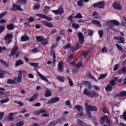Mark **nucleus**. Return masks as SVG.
Wrapping results in <instances>:
<instances>
[{
  "label": "nucleus",
  "instance_id": "nucleus-23",
  "mask_svg": "<svg viewBox=\"0 0 126 126\" xmlns=\"http://www.w3.org/2000/svg\"><path fill=\"white\" fill-rule=\"evenodd\" d=\"M87 76L89 78H91V79H93L94 80V81H96V82H97V79L96 78H95V77H94V76H93V75L92 74V73H91V72H89L88 73Z\"/></svg>",
  "mask_w": 126,
  "mask_h": 126
},
{
  "label": "nucleus",
  "instance_id": "nucleus-18",
  "mask_svg": "<svg viewBox=\"0 0 126 126\" xmlns=\"http://www.w3.org/2000/svg\"><path fill=\"white\" fill-rule=\"evenodd\" d=\"M118 74L121 75V74H126V67L123 66L121 69L118 71Z\"/></svg>",
  "mask_w": 126,
  "mask_h": 126
},
{
  "label": "nucleus",
  "instance_id": "nucleus-14",
  "mask_svg": "<svg viewBox=\"0 0 126 126\" xmlns=\"http://www.w3.org/2000/svg\"><path fill=\"white\" fill-rule=\"evenodd\" d=\"M63 61H60L58 64V71L59 72H63Z\"/></svg>",
  "mask_w": 126,
  "mask_h": 126
},
{
  "label": "nucleus",
  "instance_id": "nucleus-7",
  "mask_svg": "<svg viewBox=\"0 0 126 126\" xmlns=\"http://www.w3.org/2000/svg\"><path fill=\"white\" fill-rule=\"evenodd\" d=\"M25 72V70H19L18 74V77L15 78L18 83H21L22 82V73Z\"/></svg>",
  "mask_w": 126,
  "mask_h": 126
},
{
  "label": "nucleus",
  "instance_id": "nucleus-29",
  "mask_svg": "<svg viewBox=\"0 0 126 126\" xmlns=\"http://www.w3.org/2000/svg\"><path fill=\"white\" fill-rule=\"evenodd\" d=\"M75 109H76V110L77 111H78V112H80V111H83L82 106L80 105H79V104L75 105Z\"/></svg>",
  "mask_w": 126,
  "mask_h": 126
},
{
  "label": "nucleus",
  "instance_id": "nucleus-22",
  "mask_svg": "<svg viewBox=\"0 0 126 126\" xmlns=\"http://www.w3.org/2000/svg\"><path fill=\"white\" fill-rule=\"evenodd\" d=\"M105 89L107 92H110L113 90V87L111 86V85L107 84Z\"/></svg>",
  "mask_w": 126,
  "mask_h": 126
},
{
  "label": "nucleus",
  "instance_id": "nucleus-21",
  "mask_svg": "<svg viewBox=\"0 0 126 126\" xmlns=\"http://www.w3.org/2000/svg\"><path fill=\"white\" fill-rule=\"evenodd\" d=\"M30 65L32 66H33V67H35L36 68H40V66H39V63H30Z\"/></svg>",
  "mask_w": 126,
  "mask_h": 126
},
{
  "label": "nucleus",
  "instance_id": "nucleus-25",
  "mask_svg": "<svg viewBox=\"0 0 126 126\" xmlns=\"http://www.w3.org/2000/svg\"><path fill=\"white\" fill-rule=\"evenodd\" d=\"M7 120L8 121H11L12 122H13L14 121V118H13V116H12V113H9L8 114V116L7 117Z\"/></svg>",
  "mask_w": 126,
  "mask_h": 126
},
{
  "label": "nucleus",
  "instance_id": "nucleus-6",
  "mask_svg": "<svg viewBox=\"0 0 126 126\" xmlns=\"http://www.w3.org/2000/svg\"><path fill=\"white\" fill-rule=\"evenodd\" d=\"M105 4V2H104V1H99L97 3H94L93 6H94V7H97L98 8H104Z\"/></svg>",
  "mask_w": 126,
  "mask_h": 126
},
{
  "label": "nucleus",
  "instance_id": "nucleus-42",
  "mask_svg": "<svg viewBox=\"0 0 126 126\" xmlns=\"http://www.w3.org/2000/svg\"><path fill=\"white\" fill-rule=\"evenodd\" d=\"M115 46L117 48V49H118V50H119V51H120V52H121L122 53H123V52H124V50L123 49V47H121V46H120V45L116 43V44H115Z\"/></svg>",
  "mask_w": 126,
  "mask_h": 126
},
{
  "label": "nucleus",
  "instance_id": "nucleus-40",
  "mask_svg": "<svg viewBox=\"0 0 126 126\" xmlns=\"http://www.w3.org/2000/svg\"><path fill=\"white\" fill-rule=\"evenodd\" d=\"M119 94L121 97H126V91H121Z\"/></svg>",
  "mask_w": 126,
  "mask_h": 126
},
{
  "label": "nucleus",
  "instance_id": "nucleus-51",
  "mask_svg": "<svg viewBox=\"0 0 126 126\" xmlns=\"http://www.w3.org/2000/svg\"><path fill=\"white\" fill-rule=\"evenodd\" d=\"M83 1H84V0H79L77 1V5H78V6H83Z\"/></svg>",
  "mask_w": 126,
  "mask_h": 126
},
{
  "label": "nucleus",
  "instance_id": "nucleus-57",
  "mask_svg": "<svg viewBox=\"0 0 126 126\" xmlns=\"http://www.w3.org/2000/svg\"><path fill=\"white\" fill-rule=\"evenodd\" d=\"M89 51H86L84 53V59H86L87 58V56L89 54Z\"/></svg>",
  "mask_w": 126,
  "mask_h": 126
},
{
  "label": "nucleus",
  "instance_id": "nucleus-47",
  "mask_svg": "<svg viewBox=\"0 0 126 126\" xmlns=\"http://www.w3.org/2000/svg\"><path fill=\"white\" fill-rule=\"evenodd\" d=\"M0 63H2V64L4 65V66H8V63H6V62L2 60V59H0Z\"/></svg>",
  "mask_w": 126,
  "mask_h": 126
},
{
  "label": "nucleus",
  "instance_id": "nucleus-19",
  "mask_svg": "<svg viewBox=\"0 0 126 126\" xmlns=\"http://www.w3.org/2000/svg\"><path fill=\"white\" fill-rule=\"evenodd\" d=\"M24 62H23V61L19 59L15 62V66H19V65H22V64H24Z\"/></svg>",
  "mask_w": 126,
  "mask_h": 126
},
{
  "label": "nucleus",
  "instance_id": "nucleus-2",
  "mask_svg": "<svg viewBox=\"0 0 126 126\" xmlns=\"http://www.w3.org/2000/svg\"><path fill=\"white\" fill-rule=\"evenodd\" d=\"M83 94L86 95V96L90 97L92 99L96 98V97H99V94L96 93L95 91H89L88 89H85L84 90Z\"/></svg>",
  "mask_w": 126,
  "mask_h": 126
},
{
  "label": "nucleus",
  "instance_id": "nucleus-26",
  "mask_svg": "<svg viewBox=\"0 0 126 126\" xmlns=\"http://www.w3.org/2000/svg\"><path fill=\"white\" fill-rule=\"evenodd\" d=\"M109 22L113 23V24H114V25H115L116 26H120V22L116 20H111L109 21Z\"/></svg>",
  "mask_w": 126,
  "mask_h": 126
},
{
  "label": "nucleus",
  "instance_id": "nucleus-16",
  "mask_svg": "<svg viewBox=\"0 0 126 126\" xmlns=\"http://www.w3.org/2000/svg\"><path fill=\"white\" fill-rule=\"evenodd\" d=\"M39 94H38V93H35L32 97L28 99V101L29 102H34L35 101V99L36 98H37Z\"/></svg>",
  "mask_w": 126,
  "mask_h": 126
},
{
  "label": "nucleus",
  "instance_id": "nucleus-46",
  "mask_svg": "<svg viewBox=\"0 0 126 126\" xmlns=\"http://www.w3.org/2000/svg\"><path fill=\"white\" fill-rule=\"evenodd\" d=\"M120 119H123L124 121H126V111H124L123 114V115L120 116Z\"/></svg>",
  "mask_w": 126,
  "mask_h": 126
},
{
  "label": "nucleus",
  "instance_id": "nucleus-53",
  "mask_svg": "<svg viewBox=\"0 0 126 126\" xmlns=\"http://www.w3.org/2000/svg\"><path fill=\"white\" fill-rule=\"evenodd\" d=\"M109 84V85H111V86H115V85H116V82H115V79H112L111 81H110Z\"/></svg>",
  "mask_w": 126,
  "mask_h": 126
},
{
  "label": "nucleus",
  "instance_id": "nucleus-12",
  "mask_svg": "<svg viewBox=\"0 0 126 126\" xmlns=\"http://www.w3.org/2000/svg\"><path fill=\"white\" fill-rule=\"evenodd\" d=\"M60 101V97H52L49 100L46 104H55V103H57V102H59Z\"/></svg>",
  "mask_w": 126,
  "mask_h": 126
},
{
  "label": "nucleus",
  "instance_id": "nucleus-1",
  "mask_svg": "<svg viewBox=\"0 0 126 126\" xmlns=\"http://www.w3.org/2000/svg\"><path fill=\"white\" fill-rule=\"evenodd\" d=\"M84 105L88 117L89 118H92L91 112H97L98 111V108L95 106L89 105L87 103H84Z\"/></svg>",
  "mask_w": 126,
  "mask_h": 126
},
{
  "label": "nucleus",
  "instance_id": "nucleus-62",
  "mask_svg": "<svg viewBox=\"0 0 126 126\" xmlns=\"http://www.w3.org/2000/svg\"><path fill=\"white\" fill-rule=\"evenodd\" d=\"M80 47H81V46L80 45V44L78 43L76 44L75 47V49L76 50H78L79 49H80Z\"/></svg>",
  "mask_w": 126,
  "mask_h": 126
},
{
  "label": "nucleus",
  "instance_id": "nucleus-11",
  "mask_svg": "<svg viewBox=\"0 0 126 126\" xmlns=\"http://www.w3.org/2000/svg\"><path fill=\"white\" fill-rule=\"evenodd\" d=\"M77 35L79 43L81 44V45H82L84 42V36L83 35V34L80 32H78Z\"/></svg>",
  "mask_w": 126,
  "mask_h": 126
},
{
  "label": "nucleus",
  "instance_id": "nucleus-10",
  "mask_svg": "<svg viewBox=\"0 0 126 126\" xmlns=\"http://www.w3.org/2000/svg\"><path fill=\"white\" fill-rule=\"evenodd\" d=\"M36 16L40 17V18H44V19H46V20H48V21H52L53 20L52 17H49L48 16L43 14L37 13L36 14Z\"/></svg>",
  "mask_w": 126,
  "mask_h": 126
},
{
  "label": "nucleus",
  "instance_id": "nucleus-20",
  "mask_svg": "<svg viewBox=\"0 0 126 126\" xmlns=\"http://www.w3.org/2000/svg\"><path fill=\"white\" fill-rule=\"evenodd\" d=\"M44 113H46V110L42 109L40 110H39V111H35L34 112V115H35V116H39V115H40V114H43Z\"/></svg>",
  "mask_w": 126,
  "mask_h": 126
},
{
  "label": "nucleus",
  "instance_id": "nucleus-30",
  "mask_svg": "<svg viewBox=\"0 0 126 126\" xmlns=\"http://www.w3.org/2000/svg\"><path fill=\"white\" fill-rule=\"evenodd\" d=\"M6 28L8 30H13L14 29V26L13 24L11 23L6 26Z\"/></svg>",
  "mask_w": 126,
  "mask_h": 126
},
{
  "label": "nucleus",
  "instance_id": "nucleus-37",
  "mask_svg": "<svg viewBox=\"0 0 126 126\" xmlns=\"http://www.w3.org/2000/svg\"><path fill=\"white\" fill-rule=\"evenodd\" d=\"M82 15L80 13H77L75 16H73V18H77L80 19L82 18Z\"/></svg>",
  "mask_w": 126,
  "mask_h": 126
},
{
  "label": "nucleus",
  "instance_id": "nucleus-59",
  "mask_svg": "<svg viewBox=\"0 0 126 126\" xmlns=\"http://www.w3.org/2000/svg\"><path fill=\"white\" fill-rule=\"evenodd\" d=\"M6 13H7V11H4L1 13L0 14V18H2L3 16H5L6 15Z\"/></svg>",
  "mask_w": 126,
  "mask_h": 126
},
{
  "label": "nucleus",
  "instance_id": "nucleus-50",
  "mask_svg": "<svg viewBox=\"0 0 126 126\" xmlns=\"http://www.w3.org/2000/svg\"><path fill=\"white\" fill-rule=\"evenodd\" d=\"M40 43L41 45H43V46H46V45L48 44V41H47L46 38H44L43 40Z\"/></svg>",
  "mask_w": 126,
  "mask_h": 126
},
{
  "label": "nucleus",
  "instance_id": "nucleus-49",
  "mask_svg": "<svg viewBox=\"0 0 126 126\" xmlns=\"http://www.w3.org/2000/svg\"><path fill=\"white\" fill-rule=\"evenodd\" d=\"M71 47V44H70V43H67L63 47V48L64 49V50H67V49H70V48Z\"/></svg>",
  "mask_w": 126,
  "mask_h": 126
},
{
  "label": "nucleus",
  "instance_id": "nucleus-58",
  "mask_svg": "<svg viewBox=\"0 0 126 126\" xmlns=\"http://www.w3.org/2000/svg\"><path fill=\"white\" fill-rule=\"evenodd\" d=\"M81 65H82V62H79L78 63H77L75 65V67H76V68H79V67H80V66H81Z\"/></svg>",
  "mask_w": 126,
  "mask_h": 126
},
{
  "label": "nucleus",
  "instance_id": "nucleus-60",
  "mask_svg": "<svg viewBox=\"0 0 126 126\" xmlns=\"http://www.w3.org/2000/svg\"><path fill=\"white\" fill-rule=\"evenodd\" d=\"M56 126V121L51 122L47 126Z\"/></svg>",
  "mask_w": 126,
  "mask_h": 126
},
{
  "label": "nucleus",
  "instance_id": "nucleus-45",
  "mask_svg": "<svg viewBox=\"0 0 126 126\" xmlns=\"http://www.w3.org/2000/svg\"><path fill=\"white\" fill-rule=\"evenodd\" d=\"M50 7L48 6H45L44 7V13H48L50 9Z\"/></svg>",
  "mask_w": 126,
  "mask_h": 126
},
{
  "label": "nucleus",
  "instance_id": "nucleus-13",
  "mask_svg": "<svg viewBox=\"0 0 126 126\" xmlns=\"http://www.w3.org/2000/svg\"><path fill=\"white\" fill-rule=\"evenodd\" d=\"M34 70L36 71L37 75H38V76H39L41 79H42V80H44V81H45V82H48V81L47 77H45V76H44V75H42V74H41V73H40V72L38 71V69L35 68Z\"/></svg>",
  "mask_w": 126,
  "mask_h": 126
},
{
  "label": "nucleus",
  "instance_id": "nucleus-28",
  "mask_svg": "<svg viewBox=\"0 0 126 126\" xmlns=\"http://www.w3.org/2000/svg\"><path fill=\"white\" fill-rule=\"evenodd\" d=\"M92 22L93 24H95L96 26H98L99 27H101V24L99 21H97L95 20H92Z\"/></svg>",
  "mask_w": 126,
  "mask_h": 126
},
{
  "label": "nucleus",
  "instance_id": "nucleus-56",
  "mask_svg": "<svg viewBox=\"0 0 126 126\" xmlns=\"http://www.w3.org/2000/svg\"><path fill=\"white\" fill-rule=\"evenodd\" d=\"M24 126V123L22 121H20L16 124V126Z\"/></svg>",
  "mask_w": 126,
  "mask_h": 126
},
{
  "label": "nucleus",
  "instance_id": "nucleus-41",
  "mask_svg": "<svg viewBox=\"0 0 126 126\" xmlns=\"http://www.w3.org/2000/svg\"><path fill=\"white\" fill-rule=\"evenodd\" d=\"M65 104L66 106H68L69 108H72V105L71 104H70V100H67L65 101Z\"/></svg>",
  "mask_w": 126,
  "mask_h": 126
},
{
  "label": "nucleus",
  "instance_id": "nucleus-31",
  "mask_svg": "<svg viewBox=\"0 0 126 126\" xmlns=\"http://www.w3.org/2000/svg\"><path fill=\"white\" fill-rule=\"evenodd\" d=\"M35 38L38 42L41 43L43 41L44 37L42 36H36Z\"/></svg>",
  "mask_w": 126,
  "mask_h": 126
},
{
  "label": "nucleus",
  "instance_id": "nucleus-61",
  "mask_svg": "<svg viewBox=\"0 0 126 126\" xmlns=\"http://www.w3.org/2000/svg\"><path fill=\"white\" fill-rule=\"evenodd\" d=\"M73 14H72L71 15H70V16H69L67 19V20H68V21H71V20H72V18H73Z\"/></svg>",
  "mask_w": 126,
  "mask_h": 126
},
{
  "label": "nucleus",
  "instance_id": "nucleus-9",
  "mask_svg": "<svg viewBox=\"0 0 126 126\" xmlns=\"http://www.w3.org/2000/svg\"><path fill=\"white\" fill-rule=\"evenodd\" d=\"M112 7L114 9H117L118 10H122L123 7L121 3H119L118 2H114L112 4Z\"/></svg>",
  "mask_w": 126,
  "mask_h": 126
},
{
  "label": "nucleus",
  "instance_id": "nucleus-35",
  "mask_svg": "<svg viewBox=\"0 0 126 126\" xmlns=\"http://www.w3.org/2000/svg\"><path fill=\"white\" fill-rule=\"evenodd\" d=\"M57 79L59 80V81H61V82H64V77L63 76H58L57 77Z\"/></svg>",
  "mask_w": 126,
  "mask_h": 126
},
{
  "label": "nucleus",
  "instance_id": "nucleus-17",
  "mask_svg": "<svg viewBox=\"0 0 126 126\" xmlns=\"http://www.w3.org/2000/svg\"><path fill=\"white\" fill-rule=\"evenodd\" d=\"M42 24L43 25H45V26L49 27V28H52V27H53V24H52V23L48 22L47 21H43Z\"/></svg>",
  "mask_w": 126,
  "mask_h": 126
},
{
  "label": "nucleus",
  "instance_id": "nucleus-36",
  "mask_svg": "<svg viewBox=\"0 0 126 126\" xmlns=\"http://www.w3.org/2000/svg\"><path fill=\"white\" fill-rule=\"evenodd\" d=\"M67 78H68V84H69V86H70V87H73V81H72V80H71V79H70V77L68 76Z\"/></svg>",
  "mask_w": 126,
  "mask_h": 126
},
{
  "label": "nucleus",
  "instance_id": "nucleus-52",
  "mask_svg": "<svg viewBox=\"0 0 126 126\" xmlns=\"http://www.w3.org/2000/svg\"><path fill=\"white\" fill-rule=\"evenodd\" d=\"M72 27H73V28H75V29H78V28H79V25H78V24L73 23L72 24Z\"/></svg>",
  "mask_w": 126,
  "mask_h": 126
},
{
  "label": "nucleus",
  "instance_id": "nucleus-64",
  "mask_svg": "<svg viewBox=\"0 0 126 126\" xmlns=\"http://www.w3.org/2000/svg\"><path fill=\"white\" fill-rule=\"evenodd\" d=\"M29 22H33L34 21V18L33 17H30V18L28 19Z\"/></svg>",
  "mask_w": 126,
  "mask_h": 126
},
{
  "label": "nucleus",
  "instance_id": "nucleus-3",
  "mask_svg": "<svg viewBox=\"0 0 126 126\" xmlns=\"http://www.w3.org/2000/svg\"><path fill=\"white\" fill-rule=\"evenodd\" d=\"M18 50V46H17V44L15 43L9 55L10 58H11V57H13V56L15 57L14 55H16V58H18V57H19V52H17Z\"/></svg>",
  "mask_w": 126,
  "mask_h": 126
},
{
  "label": "nucleus",
  "instance_id": "nucleus-33",
  "mask_svg": "<svg viewBox=\"0 0 126 126\" xmlns=\"http://www.w3.org/2000/svg\"><path fill=\"white\" fill-rule=\"evenodd\" d=\"M45 97H50V96H52V93L51 92V90H47L45 93Z\"/></svg>",
  "mask_w": 126,
  "mask_h": 126
},
{
  "label": "nucleus",
  "instance_id": "nucleus-4",
  "mask_svg": "<svg viewBox=\"0 0 126 126\" xmlns=\"http://www.w3.org/2000/svg\"><path fill=\"white\" fill-rule=\"evenodd\" d=\"M10 11H23V9L21 6L15 3H13L11 7L10 8Z\"/></svg>",
  "mask_w": 126,
  "mask_h": 126
},
{
  "label": "nucleus",
  "instance_id": "nucleus-34",
  "mask_svg": "<svg viewBox=\"0 0 126 126\" xmlns=\"http://www.w3.org/2000/svg\"><path fill=\"white\" fill-rule=\"evenodd\" d=\"M7 84H16V81L10 79H8L7 80Z\"/></svg>",
  "mask_w": 126,
  "mask_h": 126
},
{
  "label": "nucleus",
  "instance_id": "nucleus-48",
  "mask_svg": "<svg viewBox=\"0 0 126 126\" xmlns=\"http://www.w3.org/2000/svg\"><path fill=\"white\" fill-rule=\"evenodd\" d=\"M63 122H64V118L61 117L58 119V124H63Z\"/></svg>",
  "mask_w": 126,
  "mask_h": 126
},
{
  "label": "nucleus",
  "instance_id": "nucleus-5",
  "mask_svg": "<svg viewBox=\"0 0 126 126\" xmlns=\"http://www.w3.org/2000/svg\"><path fill=\"white\" fill-rule=\"evenodd\" d=\"M12 38H13V35L10 33H7L6 36H4L3 40L6 41L5 44L9 45L12 41Z\"/></svg>",
  "mask_w": 126,
  "mask_h": 126
},
{
  "label": "nucleus",
  "instance_id": "nucleus-24",
  "mask_svg": "<svg viewBox=\"0 0 126 126\" xmlns=\"http://www.w3.org/2000/svg\"><path fill=\"white\" fill-rule=\"evenodd\" d=\"M6 72L1 69H0V78H4Z\"/></svg>",
  "mask_w": 126,
  "mask_h": 126
},
{
  "label": "nucleus",
  "instance_id": "nucleus-43",
  "mask_svg": "<svg viewBox=\"0 0 126 126\" xmlns=\"http://www.w3.org/2000/svg\"><path fill=\"white\" fill-rule=\"evenodd\" d=\"M98 34L100 38H102L104 35V32L102 30H99L98 31Z\"/></svg>",
  "mask_w": 126,
  "mask_h": 126
},
{
  "label": "nucleus",
  "instance_id": "nucleus-8",
  "mask_svg": "<svg viewBox=\"0 0 126 126\" xmlns=\"http://www.w3.org/2000/svg\"><path fill=\"white\" fill-rule=\"evenodd\" d=\"M51 11L53 12V13H54V14H56V15L58 14H60L61 15V14H63V12H64L63 8L62 7H59L57 10H52Z\"/></svg>",
  "mask_w": 126,
  "mask_h": 126
},
{
  "label": "nucleus",
  "instance_id": "nucleus-63",
  "mask_svg": "<svg viewBox=\"0 0 126 126\" xmlns=\"http://www.w3.org/2000/svg\"><path fill=\"white\" fill-rule=\"evenodd\" d=\"M34 107H40L41 106V103L40 102H37L35 103L34 104H32Z\"/></svg>",
  "mask_w": 126,
  "mask_h": 126
},
{
  "label": "nucleus",
  "instance_id": "nucleus-44",
  "mask_svg": "<svg viewBox=\"0 0 126 126\" xmlns=\"http://www.w3.org/2000/svg\"><path fill=\"white\" fill-rule=\"evenodd\" d=\"M9 98H7L4 99H1L0 101V104H4V103H7V102H9Z\"/></svg>",
  "mask_w": 126,
  "mask_h": 126
},
{
  "label": "nucleus",
  "instance_id": "nucleus-27",
  "mask_svg": "<svg viewBox=\"0 0 126 126\" xmlns=\"http://www.w3.org/2000/svg\"><path fill=\"white\" fill-rule=\"evenodd\" d=\"M17 3L18 4H26L27 3V0H18Z\"/></svg>",
  "mask_w": 126,
  "mask_h": 126
},
{
  "label": "nucleus",
  "instance_id": "nucleus-32",
  "mask_svg": "<svg viewBox=\"0 0 126 126\" xmlns=\"http://www.w3.org/2000/svg\"><path fill=\"white\" fill-rule=\"evenodd\" d=\"M21 40L22 41V42H24L25 41H28V40H29V37L28 36H22L21 37Z\"/></svg>",
  "mask_w": 126,
  "mask_h": 126
},
{
  "label": "nucleus",
  "instance_id": "nucleus-54",
  "mask_svg": "<svg viewBox=\"0 0 126 126\" xmlns=\"http://www.w3.org/2000/svg\"><path fill=\"white\" fill-rule=\"evenodd\" d=\"M99 123L100 125H103L105 123V118L104 117H101L100 119Z\"/></svg>",
  "mask_w": 126,
  "mask_h": 126
},
{
  "label": "nucleus",
  "instance_id": "nucleus-39",
  "mask_svg": "<svg viewBox=\"0 0 126 126\" xmlns=\"http://www.w3.org/2000/svg\"><path fill=\"white\" fill-rule=\"evenodd\" d=\"M106 77H107V73L101 74L97 79L98 80H100L101 79H104V78H106Z\"/></svg>",
  "mask_w": 126,
  "mask_h": 126
},
{
  "label": "nucleus",
  "instance_id": "nucleus-55",
  "mask_svg": "<svg viewBox=\"0 0 126 126\" xmlns=\"http://www.w3.org/2000/svg\"><path fill=\"white\" fill-rule=\"evenodd\" d=\"M119 67H120V64H115L113 68L114 71H116V70H118Z\"/></svg>",
  "mask_w": 126,
  "mask_h": 126
},
{
  "label": "nucleus",
  "instance_id": "nucleus-15",
  "mask_svg": "<svg viewBox=\"0 0 126 126\" xmlns=\"http://www.w3.org/2000/svg\"><path fill=\"white\" fill-rule=\"evenodd\" d=\"M116 40H118L117 43L118 44H124L125 40V38L122 36H115L114 37Z\"/></svg>",
  "mask_w": 126,
  "mask_h": 126
},
{
  "label": "nucleus",
  "instance_id": "nucleus-38",
  "mask_svg": "<svg viewBox=\"0 0 126 126\" xmlns=\"http://www.w3.org/2000/svg\"><path fill=\"white\" fill-rule=\"evenodd\" d=\"M40 4L37 3L33 6V9H34V10H39V9H40Z\"/></svg>",
  "mask_w": 126,
  "mask_h": 126
}]
</instances>
